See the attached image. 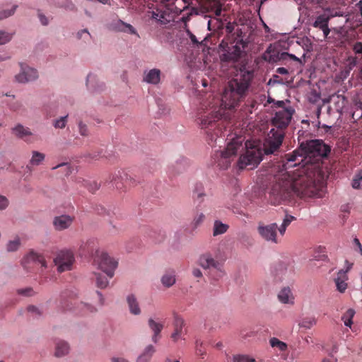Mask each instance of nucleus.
<instances>
[{"mask_svg":"<svg viewBox=\"0 0 362 362\" xmlns=\"http://www.w3.org/2000/svg\"><path fill=\"white\" fill-rule=\"evenodd\" d=\"M254 78L252 70L245 66L235 68L231 78L225 86L221 101L216 99L212 106L198 113L197 122L210 142L215 141L222 134L220 120L229 119V111L239 105L245 98Z\"/></svg>","mask_w":362,"mask_h":362,"instance_id":"obj_1","label":"nucleus"},{"mask_svg":"<svg viewBox=\"0 0 362 362\" xmlns=\"http://www.w3.org/2000/svg\"><path fill=\"white\" fill-rule=\"evenodd\" d=\"M305 170L293 171L282 170L273 177L268 187L269 199L274 205L293 198L295 195L300 197H314L320 196V191L317 185L310 182L303 174Z\"/></svg>","mask_w":362,"mask_h":362,"instance_id":"obj_2","label":"nucleus"},{"mask_svg":"<svg viewBox=\"0 0 362 362\" xmlns=\"http://www.w3.org/2000/svg\"><path fill=\"white\" fill-rule=\"evenodd\" d=\"M329 152L330 148L322 140L302 142L298 149L286 154V165L294 167L299 165L297 170H305L303 174L321 191L323 184V173L320 169L321 160L327 156Z\"/></svg>","mask_w":362,"mask_h":362,"instance_id":"obj_3","label":"nucleus"},{"mask_svg":"<svg viewBox=\"0 0 362 362\" xmlns=\"http://www.w3.org/2000/svg\"><path fill=\"white\" fill-rule=\"evenodd\" d=\"M285 134L281 131H276L272 128L265 137L262 146H249L247 141L245 143L246 151L241 155L238 160V166L243 169L247 167L252 168L262 159L263 155L274 154L279 151L282 145Z\"/></svg>","mask_w":362,"mask_h":362,"instance_id":"obj_4","label":"nucleus"},{"mask_svg":"<svg viewBox=\"0 0 362 362\" xmlns=\"http://www.w3.org/2000/svg\"><path fill=\"white\" fill-rule=\"evenodd\" d=\"M191 0H160V4H164L170 13L165 18V11L160 8V23H165V21L170 22L173 20L175 14L180 13L183 10L188 8Z\"/></svg>","mask_w":362,"mask_h":362,"instance_id":"obj_5","label":"nucleus"},{"mask_svg":"<svg viewBox=\"0 0 362 362\" xmlns=\"http://www.w3.org/2000/svg\"><path fill=\"white\" fill-rule=\"evenodd\" d=\"M93 262L98 266V268L107 274L109 278L114 276L115 270L117 267L118 262L107 253L96 250Z\"/></svg>","mask_w":362,"mask_h":362,"instance_id":"obj_6","label":"nucleus"},{"mask_svg":"<svg viewBox=\"0 0 362 362\" xmlns=\"http://www.w3.org/2000/svg\"><path fill=\"white\" fill-rule=\"evenodd\" d=\"M321 8L323 12L315 17L311 25L315 28L322 30L324 37L326 38L330 33L329 22L332 18L337 16V12L330 6H326Z\"/></svg>","mask_w":362,"mask_h":362,"instance_id":"obj_7","label":"nucleus"},{"mask_svg":"<svg viewBox=\"0 0 362 362\" xmlns=\"http://www.w3.org/2000/svg\"><path fill=\"white\" fill-rule=\"evenodd\" d=\"M294 113L295 110L291 106L277 110L272 119V126L276 131H281L285 134Z\"/></svg>","mask_w":362,"mask_h":362,"instance_id":"obj_8","label":"nucleus"},{"mask_svg":"<svg viewBox=\"0 0 362 362\" xmlns=\"http://www.w3.org/2000/svg\"><path fill=\"white\" fill-rule=\"evenodd\" d=\"M198 262L204 269H215L216 271V275L214 279L216 280L221 278L225 274L223 269V264L218 260H216L210 252H206L200 255Z\"/></svg>","mask_w":362,"mask_h":362,"instance_id":"obj_9","label":"nucleus"},{"mask_svg":"<svg viewBox=\"0 0 362 362\" xmlns=\"http://www.w3.org/2000/svg\"><path fill=\"white\" fill-rule=\"evenodd\" d=\"M75 261L74 253L70 250H62L54 258V262L60 273L72 269Z\"/></svg>","mask_w":362,"mask_h":362,"instance_id":"obj_10","label":"nucleus"},{"mask_svg":"<svg viewBox=\"0 0 362 362\" xmlns=\"http://www.w3.org/2000/svg\"><path fill=\"white\" fill-rule=\"evenodd\" d=\"M242 146V142L233 140L230 142L226 149L221 152V158L218 165L222 168H228L230 165V158L235 156L239 148Z\"/></svg>","mask_w":362,"mask_h":362,"instance_id":"obj_11","label":"nucleus"},{"mask_svg":"<svg viewBox=\"0 0 362 362\" xmlns=\"http://www.w3.org/2000/svg\"><path fill=\"white\" fill-rule=\"evenodd\" d=\"M21 263L24 269L28 272H31L39 265L42 267H47V262L44 257L33 251H30L26 256H25L22 259Z\"/></svg>","mask_w":362,"mask_h":362,"instance_id":"obj_12","label":"nucleus"},{"mask_svg":"<svg viewBox=\"0 0 362 362\" xmlns=\"http://www.w3.org/2000/svg\"><path fill=\"white\" fill-rule=\"evenodd\" d=\"M257 231L264 240L275 244L280 243L277 236V224L276 223L269 225L259 224Z\"/></svg>","mask_w":362,"mask_h":362,"instance_id":"obj_13","label":"nucleus"},{"mask_svg":"<svg viewBox=\"0 0 362 362\" xmlns=\"http://www.w3.org/2000/svg\"><path fill=\"white\" fill-rule=\"evenodd\" d=\"M357 64V57L349 56L343 63L340 71L335 76V81L341 83L350 75L351 71Z\"/></svg>","mask_w":362,"mask_h":362,"instance_id":"obj_14","label":"nucleus"},{"mask_svg":"<svg viewBox=\"0 0 362 362\" xmlns=\"http://www.w3.org/2000/svg\"><path fill=\"white\" fill-rule=\"evenodd\" d=\"M128 178V175L123 170H115L108 176V178L106 180V182L111 184L112 187L122 190L127 188V185H125V180H127Z\"/></svg>","mask_w":362,"mask_h":362,"instance_id":"obj_15","label":"nucleus"},{"mask_svg":"<svg viewBox=\"0 0 362 362\" xmlns=\"http://www.w3.org/2000/svg\"><path fill=\"white\" fill-rule=\"evenodd\" d=\"M21 71L16 76V79L20 83H27L35 80L38 77L36 69L25 66L21 64Z\"/></svg>","mask_w":362,"mask_h":362,"instance_id":"obj_16","label":"nucleus"},{"mask_svg":"<svg viewBox=\"0 0 362 362\" xmlns=\"http://www.w3.org/2000/svg\"><path fill=\"white\" fill-rule=\"evenodd\" d=\"M74 218L69 215L56 216L53 220V225L57 230H63L71 226Z\"/></svg>","mask_w":362,"mask_h":362,"instance_id":"obj_17","label":"nucleus"},{"mask_svg":"<svg viewBox=\"0 0 362 362\" xmlns=\"http://www.w3.org/2000/svg\"><path fill=\"white\" fill-rule=\"evenodd\" d=\"M185 326V322L183 319L176 317L174 320V332L171 334L170 338L175 342L179 339H182L185 334V330L183 329Z\"/></svg>","mask_w":362,"mask_h":362,"instance_id":"obj_18","label":"nucleus"},{"mask_svg":"<svg viewBox=\"0 0 362 362\" xmlns=\"http://www.w3.org/2000/svg\"><path fill=\"white\" fill-rule=\"evenodd\" d=\"M329 101L333 105L334 110L341 113L347 104V99L345 96L339 94H334L329 97Z\"/></svg>","mask_w":362,"mask_h":362,"instance_id":"obj_19","label":"nucleus"},{"mask_svg":"<svg viewBox=\"0 0 362 362\" xmlns=\"http://www.w3.org/2000/svg\"><path fill=\"white\" fill-rule=\"evenodd\" d=\"M69 344L62 339H57L55 341L54 356L61 358L66 356L69 353Z\"/></svg>","mask_w":362,"mask_h":362,"instance_id":"obj_20","label":"nucleus"},{"mask_svg":"<svg viewBox=\"0 0 362 362\" xmlns=\"http://www.w3.org/2000/svg\"><path fill=\"white\" fill-rule=\"evenodd\" d=\"M346 273L342 270L339 271L337 274V278L334 279V281L337 286V289L340 293H344L346 291L347 288V284L346 283Z\"/></svg>","mask_w":362,"mask_h":362,"instance_id":"obj_21","label":"nucleus"},{"mask_svg":"<svg viewBox=\"0 0 362 362\" xmlns=\"http://www.w3.org/2000/svg\"><path fill=\"white\" fill-rule=\"evenodd\" d=\"M278 298L282 303H293V297L289 288H282L278 294Z\"/></svg>","mask_w":362,"mask_h":362,"instance_id":"obj_22","label":"nucleus"},{"mask_svg":"<svg viewBox=\"0 0 362 362\" xmlns=\"http://www.w3.org/2000/svg\"><path fill=\"white\" fill-rule=\"evenodd\" d=\"M13 134L20 139H25L26 136L32 135L29 128L25 127L21 124H17L11 129Z\"/></svg>","mask_w":362,"mask_h":362,"instance_id":"obj_23","label":"nucleus"},{"mask_svg":"<svg viewBox=\"0 0 362 362\" xmlns=\"http://www.w3.org/2000/svg\"><path fill=\"white\" fill-rule=\"evenodd\" d=\"M175 281V272L173 270L167 272L161 278L163 285L167 288L174 285Z\"/></svg>","mask_w":362,"mask_h":362,"instance_id":"obj_24","label":"nucleus"},{"mask_svg":"<svg viewBox=\"0 0 362 362\" xmlns=\"http://www.w3.org/2000/svg\"><path fill=\"white\" fill-rule=\"evenodd\" d=\"M148 9L146 12V18L147 21H155V22H158L157 17L158 16V4H151L150 6V4H148Z\"/></svg>","mask_w":362,"mask_h":362,"instance_id":"obj_25","label":"nucleus"},{"mask_svg":"<svg viewBox=\"0 0 362 362\" xmlns=\"http://www.w3.org/2000/svg\"><path fill=\"white\" fill-rule=\"evenodd\" d=\"M241 53H242V50L236 45L233 46L232 49L228 51V53L226 54H225V57L227 60L236 62L240 57Z\"/></svg>","mask_w":362,"mask_h":362,"instance_id":"obj_26","label":"nucleus"},{"mask_svg":"<svg viewBox=\"0 0 362 362\" xmlns=\"http://www.w3.org/2000/svg\"><path fill=\"white\" fill-rule=\"evenodd\" d=\"M95 284L98 288L104 289L109 285V278L107 275H103L100 273H95Z\"/></svg>","mask_w":362,"mask_h":362,"instance_id":"obj_27","label":"nucleus"},{"mask_svg":"<svg viewBox=\"0 0 362 362\" xmlns=\"http://www.w3.org/2000/svg\"><path fill=\"white\" fill-rule=\"evenodd\" d=\"M228 228L229 226L227 224H224L221 221L216 220L214 223L213 235L217 236L223 234L228 230Z\"/></svg>","mask_w":362,"mask_h":362,"instance_id":"obj_28","label":"nucleus"},{"mask_svg":"<svg viewBox=\"0 0 362 362\" xmlns=\"http://www.w3.org/2000/svg\"><path fill=\"white\" fill-rule=\"evenodd\" d=\"M156 349L151 345H148L144 349L143 354L138 358L137 362H149Z\"/></svg>","mask_w":362,"mask_h":362,"instance_id":"obj_29","label":"nucleus"},{"mask_svg":"<svg viewBox=\"0 0 362 362\" xmlns=\"http://www.w3.org/2000/svg\"><path fill=\"white\" fill-rule=\"evenodd\" d=\"M144 81L148 83L156 84L158 83V70H150L144 77Z\"/></svg>","mask_w":362,"mask_h":362,"instance_id":"obj_30","label":"nucleus"},{"mask_svg":"<svg viewBox=\"0 0 362 362\" xmlns=\"http://www.w3.org/2000/svg\"><path fill=\"white\" fill-rule=\"evenodd\" d=\"M355 310L352 308L348 309L341 316V320L344 322V325L348 327H351L353 324V318L355 315Z\"/></svg>","mask_w":362,"mask_h":362,"instance_id":"obj_31","label":"nucleus"},{"mask_svg":"<svg viewBox=\"0 0 362 362\" xmlns=\"http://www.w3.org/2000/svg\"><path fill=\"white\" fill-rule=\"evenodd\" d=\"M321 110H322L321 107H320V106L317 107V108H316V110L315 111V115L317 119L314 120V121H312V124L315 127L320 128V127H322V128H323L326 131H327V130L331 129L332 126L329 125V124H321V122L320 120V114H321Z\"/></svg>","mask_w":362,"mask_h":362,"instance_id":"obj_32","label":"nucleus"},{"mask_svg":"<svg viewBox=\"0 0 362 362\" xmlns=\"http://www.w3.org/2000/svg\"><path fill=\"white\" fill-rule=\"evenodd\" d=\"M127 303L130 309V312L134 315H138L140 313V308L139 307L138 302L133 295H130L127 297Z\"/></svg>","mask_w":362,"mask_h":362,"instance_id":"obj_33","label":"nucleus"},{"mask_svg":"<svg viewBox=\"0 0 362 362\" xmlns=\"http://www.w3.org/2000/svg\"><path fill=\"white\" fill-rule=\"evenodd\" d=\"M317 323V319L315 317H303L299 322L298 325L305 329H310Z\"/></svg>","mask_w":362,"mask_h":362,"instance_id":"obj_34","label":"nucleus"},{"mask_svg":"<svg viewBox=\"0 0 362 362\" xmlns=\"http://www.w3.org/2000/svg\"><path fill=\"white\" fill-rule=\"evenodd\" d=\"M269 344L272 347H276L281 351H285L288 348V346L285 342L280 341L276 337L271 338L269 340Z\"/></svg>","mask_w":362,"mask_h":362,"instance_id":"obj_35","label":"nucleus"},{"mask_svg":"<svg viewBox=\"0 0 362 362\" xmlns=\"http://www.w3.org/2000/svg\"><path fill=\"white\" fill-rule=\"evenodd\" d=\"M45 154L38 151H33L30 163L33 165H40L45 159Z\"/></svg>","mask_w":362,"mask_h":362,"instance_id":"obj_36","label":"nucleus"},{"mask_svg":"<svg viewBox=\"0 0 362 362\" xmlns=\"http://www.w3.org/2000/svg\"><path fill=\"white\" fill-rule=\"evenodd\" d=\"M205 215L203 213H197L193 218L191 223L192 227L195 229L198 228L204 221Z\"/></svg>","mask_w":362,"mask_h":362,"instance_id":"obj_37","label":"nucleus"},{"mask_svg":"<svg viewBox=\"0 0 362 362\" xmlns=\"http://www.w3.org/2000/svg\"><path fill=\"white\" fill-rule=\"evenodd\" d=\"M21 245V241L19 238H16L13 240H10L7 245L6 250L8 252H15L16 251Z\"/></svg>","mask_w":362,"mask_h":362,"instance_id":"obj_38","label":"nucleus"},{"mask_svg":"<svg viewBox=\"0 0 362 362\" xmlns=\"http://www.w3.org/2000/svg\"><path fill=\"white\" fill-rule=\"evenodd\" d=\"M118 29L121 31L135 33L136 31L132 25L125 23L121 21H118Z\"/></svg>","mask_w":362,"mask_h":362,"instance_id":"obj_39","label":"nucleus"},{"mask_svg":"<svg viewBox=\"0 0 362 362\" xmlns=\"http://www.w3.org/2000/svg\"><path fill=\"white\" fill-rule=\"evenodd\" d=\"M255 359L247 355H238L234 357L233 362H255Z\"/></svg>","mask_w":362,"mask_h":362,"instance_id":"obj_40","label":"nucleus"},{"mask_svg":"<svg viewBox=\"0 0 362 362\" xmlns=\"http://www.w3.org/2000/svg\"><path fill=\"white\" fill-rule=\"evenodd\" d=\"M18 7L17 5H14L13 6L11 10H3L0 12V20H2V19H4V18H6L11 16H12L16 8Z\"/></svg>","mask_w":362,"mask_h":362,"instance_id":"obj_41","label":"nucleus"},{"mask_svg":"<svg viewBox=\"0 0 362 362\" xmlns=\"http://www.w3.org/2000/svg\"><path fill=\"white\" fill-rule=\"evenodd\" d=\"M11 40V35L3 30H0V45H4Z\"/></svg>","mask_w":362,"mask_h":362,"instance_id":"obj_42","label":"nucleus"},{"mask_svg":"<svg viewBox=\"0 0 362 362\" xmlns=\"http://www.w3.org/2000/svg\"><path fill=\"white\" fill-rule=\"evenodd\" d=\"M66 118L67 116L62 117L59 119H57L54 122V126L55 128L63 129L65 127L66 124Z\"/></svg>","mask_w":362,"mask_h":362,"instance_id":"obj_43","label":"nucleus"},{"mask_svg":"<svg viewBox=\"0 0 362 362\" xmlns=\"http://www.w3.org/2000/svg\"><path fill=\"white\" fill-rule=\"evenodd\" d=\"M286 57H289L291 59L296 61V62H298L300 64L303 65V62L301 61V59H299L298 57H296L294 54H289L288 52H282L281 54L280 59H286Z\"/></svg>","mask_w":362,"mask_h":362,"instance_id":"obj_44","label":"nucleus"},{"mask_svg":"<svg viewBox=\"0 0 362 362\" xmlns=\"http://www.w3.org/2000/svg\"><path fill=\"white\" fill-rule=\"evenodd\" d=\"M89 192L91 193H94L97 191L100 187V184H98L95 181L88 182L86 186Z\"/></svg>","mask_w":362,"mask_h":362,"instance_id":"obj_45","label":"nucleus"},{"mask_svg":"<svg viewBox=\"0 0 362 362\" xmlns=\"http://www.w3.org/2000/svg\"><path fill=\"white\" fill-rule=\"evenodd\" d=\"M148 324H149L150 327L154 332L153 338V340L156 341V338L157 335L158 334V324L155 322L152 319L149 320Z\"/></svg>","mask_w":362,"mask_h":362,"instance_id":"obj_46","label":"nucleus"},{"mask_svg":"<svg viewBox=\"0 0 362 362\" xmlns=\"http://www.w3.org/2000/svg\"><path fill=\"white\" fill-rule=\"evenodd\" d=\"M9 205L8 198L4 195L0 194V211L5 210Z\"/></svg>","mask_w":362,"mask_h":362,"instance_id":"obj_47","label":"nucleus"},{"mask_svg":"<svg viewBox=\"0 0 362 362\" xmlns=\"http://www.w3.org/2000/svg\"><path fill=\"white\" fill-rule=\"evenodd\" d=\"M60 7H62L64 8H65L66 10H68V11H75L76 10V6L74 5V4L70 1V0H66L61 6Z\"/></svg>","mask_w":362,"mask_h":362,"instance_id":"obj_48","label":"nucleus"},{"mask_svg":"<svg viewBox=\"0 0 362 362\" xmlns=\"http://www.w3.org/2000/svg\"><path fill=\"white\" fill-rule=\"evenodd\" d=\"M18 293L25 296H32L34 294V291L31 288H26L19 289Z\"/></svg>","mask_w":362,"mask_h":362,"instance_id":"obj_49","label":"nucleus"},{"mask_svg":"<svg viewBox=\"0 0 362 362\" xmlns=\"http://www.w3.org/2000/svg\"><path fill=\"white\" fill-rule=\"evenodd\" d=\"M97 245V242L95 240H88L85 245V247H87L88 252H92L94 247Z\"/></svg>","mask_w":362,"mask_h":362,"instance_id":"obj_50","label":"nucleus"},{"mask_svg":"<svg viewBox=\"0 0 362 362\" xmlns=\"http://www.w3.org/2000/svg\"><path fill=\"white\" fill-rule=\"evenodd\" d=\"M357 117L358 118L362 117V103L356 104V110L353 113V117Z\"/></svg>","mask_w":362,"mask_h":362,"instance_id":"obj_51","label":"nucleus"},{"mask_svg":"<svg viewBox=\"0 0 362 362\" xmlns=\"http://www.w3.org/2000/svg\"><path fill=\"white\" fill-rule=\"evenodd\" d=\"M129 178L125 180V185H128L129 187H135L138 185L139 182L136 180L133 177L128 175Z\"/></svg>","mask_w":362,"mask_h":362,"instance_id":"obj_52","label":"nucleus"},{"mask_svg":"<svg viewBox=\"0 0 362 362\" xmlns=\"http://www.w3.org/2000/svg\"><path fill=\"white\" fill-rule=\"evenodd\" d=\"M331 0H312V1L317 4L320 8H325L329 6L328 4Z\"/></svg>","mask_w":362,"mask_h":362,"instance_id":"obj_53","label":"nucleus"},{"mask_svg":"<svg viewBox=\"0 0 362 362\" xmlns=\"http://www.w3.org/2000/svg\"><path fill=\"white\" fill-rule=\"evenodd\" d=\"M81 305L82 306V308L86 310V312L94 313L96 311L95 308L90 304L81 303Z\"/></svg>","mask_w":362,"mask_h":362,"instance_id":"obj_54","label":"nucleus"},{"mask_svg":"<svg viewBox=\"0 0 362 362\" xmlns=\"http://www.w3.org/2000/svg\"><path fill=\"white\" fill-rule=\"evenodd\" d=\"M353 50L356 54H362V42H357L354 45Z\"/></svg>","mask_w":362,"mask_h":362,"instance_id":"obj_55","label":"nucleus"},{"mask_svg":"<svg viewBox=\"0 0 362 362\" xmlns=\"http://www.w3.org/2000/svg\"><path fill=\"white\" fill-rule=\"evenodd\" d=\"M294 219L295 218L293 216L286 215L284 218L281 224L286 227H288Z\"/></svg>","mask_w":362,"mask_h":362,"instance_id":"obj_56","label":"nucleus"},{"mask_svg":"<svg viewBox=\"0 0 362 362\" xmlns=\"http://www.w3.org/2000/svg\"><path fill=\"white\" fill-rule=\"evenodd\" d=\"M38 18L43 25H47L49 23V20L47 17H46L43 13H42L40 11H38L37 13Z\"/></svg>","mask_w":362,"mask_h":362,"instance_id":"obj_57","label":"nucleus"},{"mask_svg":"<svg viewBox=\"0 0 362 362\" xmlns=\"http://www.w3.org/2000/svg\"><path fill=\"white\" fill-rule=\"evenodd\" d=\"M79 128V132L81 135L82 136H87L88 135V128L86 124H83L82 122H80L78 124Z\"/></svg>","mask_w":362,"mask_h":362,"instance_id":"obj_58","label":"nucleus"},{"mask_svg":"<svg viewBox=\"0 0 362 362\" xmlns=\"http://www.w3.org/2000/svg\"><path fill=\"white\" fill-rule=\"evenodd\" d=\"M27 310H28V312L34 313V314H35L37 315H41L40 310L34 306V305H29L28 307Z\"/></svg>","mask_w":362,"mask_h":362,"instance_id":"obj_59","label":"nucleus"},{"mask_svg":"<svg viewBox=\"0 0 362 362\" xmlns=\"http://www.w3.org/2000/svg\"><path fill=\"white\" fill-rule=\"evenodd\" d=\"M187 34L193 45H198L199 44V42L197 39L196 36L194 34H192L189 30H187Z\"/></svg>","mask_w":362,"mask_h":362,"instance_id":"obj_60","label":"nucleus"},{"mask_svg":"<svg viewBox=\"0 0 362 362\" xmlns=\"http://www.w3.org/2000/svg\"><path fill=\"white\" fill-rule=\"evenodd\" d=\"M255 333L253 331H249V332L242 331L240 333L241 337L243 339L253 337V336H255Z\"/></svg>","mask_w":362,"mask_h":362,"instance_id":"obj_61","label":"nucleus"},{"mask_svg":"<svg viewBox=\"0 0 362 362\" xmlns=\"http://www.w3.org/2000/svg\"><path fill=\"white\" fill-rule=\"evenodd\" d=\"M192 274L196 278H201L202 277V272L199 269L194 268L192 269Z\"/></svg>","mask_w":362,"mask_h":362,"instance_id":"obj_62","label":"nucleus"},{"mask_svg":"<svg viewBox=\"0 0 362 362\" xmlns=\"http://www.w3.org/2000/svg\"><path fill=\"white\" fill-rule=\"evenodd\" d=\"M276 72L277 74H281V75H285V74H287L288 73V70L286 68H284V67H279V68H277Z\"/></svg>","mask_w":362,"mask_h":362,"instance_id":"obj_63","label":"nucleus"},{"mask_svg":"<svg viewBox=\"0 0 362 362\" xmlns=\"http://www.w3.org/2000/svg\"><path fill=\"white\" fill-rule=\"evenodd\" d=\"M112 362H129L127 359H125L124 358H117V357L112 358Z\"/></svg>","mask_w":362,"mask_h":362,"instance_id":"obj_64","label":"nucleus"}]
</instances>
